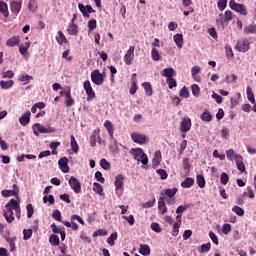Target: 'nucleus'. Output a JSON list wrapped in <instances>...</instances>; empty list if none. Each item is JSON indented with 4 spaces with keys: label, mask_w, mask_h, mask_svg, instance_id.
Instances as JSON below:
<instances>
[{
    "label": "nucleus",
    "mask_w": 256,
    "mask_h": 256,
    "mask_svg": "<svg viewBox=\"0 0 256 256\" xmlns=\"http://www.w3.org/2000/svg\"><path fill=\"white\" fill-rule=\"evenodd\" d=\"M33 237V230L32 229H24L23 230V239L24 241H29Z\"/></svg>",
    "instance_id": "de8ad7c7"
},
{
    "label": "nucleus",
    "mask_w": 256,
    "mask_h": 256,
    "mask_svg": "<svg viewBox=\"0 0 256 256\" xmlns=\"http://www.w3.org/2000/svg\"><path fill=\"white\" fill-rule=\"evenodd\" d=\"M13 85H15V82L13 80H9V81L1 80L0 81L1 89H11V87H13Z\"/></svg>",
    "instance_id": "4c0bfd02"
},
{
    "label": "nucleus",
    "mask_w": 256,
    "mask_h": 256,
    "mask_svg": "<svg viewBox=\"0 0 256 256\" xmlns=\"http://www.w3.org/2000/svg\"><path fill=\"white\" fill-rule=\"evenodd\" d=\"M17 241V237H12L10 239H8V243L10 245V251H15L16 246H15V242Z\"/></svg>",
    "instance_id": "e2e57ef3"
},
{
    "label": "nucleus",
    "mask_w": 256,
    "mask_h": 256,
    "mask_svg": "<svg viewBox=\"0 0 256 256\" xmlns=\"http://www.w3.org/2000/svg\"><path fill=\"white\" fill-rule=\"evenodd\" d=\"M78 9L82 13L83 17L89 18L90 15L89 13H95V10L91 5H83V4H78Z\"/></svg>",
    "instance_id": "f8f14e48"
},
{
    "label": "nucleus",
    "mask_w": 256,
    "mask_h": 256,
    "mask_svg": "<svg viewBox=\"0 0 256 256\" xmlns=\"http://www.w3.org/2000/svg\"><path fill=\"white\" fill-rule=\"evenodd\" d=\"M75 105V100L71 97V90L65 92V106L66 107H73Z\"/></svg>",
    "instance_id": "4be33fe9"
},
{
    "label": "nucleus",
    "mask_w": 256,
    "mask_h": 256,
    "mask_svg": "<svg viewBox=\"0 0 256 256\" xmlns=\"http://www.w3.org/2000/svg\"><path fill=\"white\" fill-rule=\"evenodd\" d=\"M173 39L177 47L179 49H183V34H175Z\"/></svg>",
    "instance_id": "473e14b6"
},
{
    "label": "nucleus",
    "mask_w": 256,
    "mask_h": 256,
    "mask_svg": "<svg viewBox=\"0 0 256 256\" xmlns=\"http://www.w3.org/2000/svg\"><path fill=\"white\" fill-rule=\"evenodd\" d=\"M162 159L163 157L161 156V151H156L152 160L153 166L159 167V165H161Z\"/></svg>",
    "instance_id": "bb28decb"
},
{
    "label": "nucleus",
    "mask_w": 256,
    "mask_h": 256,
    "mask_svg": "<svg viewBox=\"0 0 256 256\" xmlns=\"http://www.w3.org/2000/svg\"><path fill=\"white\" fill-rule=\"evenodd\" d=\"M151 58H152L153 61H160L161 60V54H159V50H157V48H152Z\"/></svg>",
    "instance_id": "79ce46f5"
},
{
    "label": "nucleus",
    "mask_w": 256,
    "mask_h": 256,
    "mask_svg": "<svg viewBox=\"0 0 256 256\" xmlns=\"http://www.w3.org/2000/svg\"><path fill=\"white\" fill-rule=\"evenodd\" d=\"M193 185H195V179H193L191 177H188L184 181L181 182V187H183V189H191V187H193Z\"/></svg>",
    "instance_id": "b1692460"
},
{
    "label": "nucleus",
    "mask_w": 256,
    "mask_h": 256,
    "mask_svg": "<svg viewBox=\"0 0 256 256\" xmlns=\"http://www.w3.org/2000/svg\"><path fill=\"white\" fill-rule=\"evenodd\" d=\"M220 183L222 185H227V183H229V175H227V173L223 172L220 175Z\"/></svg>",
    "instance_id": "6e6d98bb"
},
{
    "label": "nucleus",
    "mask_w": 256,
    "mask_h": 256,
    "mask_svg": "<svg viewBox=\"0 0 256 256\" xmlns=\"http://www.w3.org/2000/svg\"><path fill=\"white\" fill-rule=\"evenodd\" d=\"M115 241H117V232H113L110 237L107 239L108 245L113 247L115 245Z\"/></svg>",
    "instance_id": "3c124183"
},
{
    "label": "nucleus",
    "mask_w": 256,
    "mask_h": 256,
    "mask_svg": "<svg viewBox=\"0 0 256 256\" xmlns=\"http://www.w3.org/2000/svg\"><path fill=\"white\" fill-rule=\"evenodd\" d=\"M217 5L219 11H225V8L227 7V0H218Z\"/></svg>",
    "instance_id": "052dcab7"
},
{
    "label": "nucleus",
    "mask_w": 256,
    "mask_h": 256,
    "mask_svg": "<svg viewBox=\"0 0 256 256\" xmlns=\"http://www.w3.org/2000/svg\"><path fill=\"white\" fill-rule=\"evenodd\" d=\"M27 209V217L28 219H31V217H33V213H35V209L33 208V204H28L26 206Z\"/></svg>",
    "instance_id": "4d7b16f0"
},
{
    "label": "nucleus",
    "mask_w": 256,
    "mask_h": 256,
    "mask_svg": "<svg viewBox=\"0 0 256 256\" xmlns=\"http://www.w3.org/2000/svg\"><path fill=\"white\" fill-rule=\"evenodd\" d=\"M168 87L169 89H173L177 87V80H175L173 77L167 79Z\"/></svg>",
    "instance_id": "0e129e2a"
},
{
    "label": "nucleus",
    "mask_w": 256,
    "mask_h": 256,
    "mask_svg": "<svg viewBox=\"0 0 256 256\" xmlns=\"http://www.w3.org/2000/svg\"><path fill=\"white\" fill-rule=\"evenodd\" d=\"M5 207H10L14 211L21 208V206L19 205V202H17V200L15 199L9 200V202L5 205Z\"/></svg>",
    "instance_id": "a19ab883"
},
{
    "label": "nucleus",
    "mask_w": 256,
    "mask_h": 256,
    "mask_svg": "<svg viewBox=\"0 0 256 256\" xmlns=\"http://www.w3.org/2000/svg\"><path fill=\"white\" fill-rule=\"evenodd\" d=\"M0 13H2L4 17H9V7L7 3L0 2Z\"/></svg>",
    "instance_id": "e433bc0d"
},
{
    "label": "nucleus",
    "mask_w": 256,
    "mask_h": 256,
    "mask_svg": "<svg viewBox=\"0 0 256 256\" xmlns=\"http://www.w3.org/2000/svg\"><path fill=\"white\" fill-rule=\"evenodd\" d=\"M131 139L134 143L138 145H145L149 141V138L145 134H141L139 132H133L131 134Z\"/></svg>",
    "instance_id": "20e7f679"
},
{
    "label": "nucleus",
    "mask_w": 256,
    "mask_h": 256,
    "mask_svg": "<svg viewBox=\"0 0 256 256\" xmlns=\"http://www.w3.org/2000/svg\"><path fill=\"white\" fill-rule=\"evenodd\" d=\"M251 43L247 39H241L236 43V49L237 51H240V53H247L249 51Z\"/></svg>",
    "instance_id": "6e6552de"
},
{
    "label": "nucleus",
    "mask_w": 256,
    "mask_h": 256,
    "mask_svg": "<svg viewBox=\"0 0 256 256\" xmlns=\"http://www.w3.org/2000/svg\"><path fill=\"white\" fill-rule=\"evenodd\" d=\"M177 191H178L177 188L166 189L164 190V192H161L160 195L162 197H165L166 195V197L173 198L174 195H177Z\"/></svg>",
    "instance_id": "c85d7f7f"
},
{
    "label": "nucleus",
    "mask_w": 256,
    "mask_h": 256,
    "mask_svg": "<svg viewBox=\"0 0 256 256\" xmlns=\"http://www.w3.org/2000/svg\"><path fill=\"white\" fill-rule=\"evenodd\" d=\"M84 90L86 91L87 101H93L96 95L95 90H93V87L91 86V82L89 80H86L84 82Z\"/></svg>",
    "instance_id": "0eeeda50"
},
{
    "label": "nucleus",
    "mask_w": 256,
    "mask_h": 256,
    "mask_svg": "<svg viewBox=\"0 0 256 256\" xmlns=\"http://www.w3.org/2000/svg\"><path fill=\"white\" fill-rule=\"evenodd\" d=\"M142 87L144 88L145 93L148 97H151V95H153V87L151 86V83L145 82L142 84Z\"/></svg>",
    "instance_id": "f704fd0d"
},
{
    "label": "nucleus",
    "mask_w": 256,
    "mask_h": 256,
    "mask_svg": "<svg viewBox=\"0 0 256 256\" xmlns=\"http://www.w3.org/2000/svg\"><path fill=\"white\" fill-rule=\"evenodd\" d=\"M226 157H227L228 161H233V159H235V161H237V157H241V155L235 153V150L229 149L226 151Z\"/></svg>",
    "instance_id": "c756f323"
},
{
    "label": "nucleus",
    "mask_w": 256,
    "mask_h": 256,
    "mask_svg": "<svg viewBox=\"0 0 256 256\" xmlns=\"http://www.w3.org/2000/svg\"><path fill=\"white\" fill-rule=\"evenodd\" d=\"M191 91L194 97H199L201 95V88H199V85L197 84L191 85Z\"/></svg>",
    "instance_id": "37998d69"
},
{
    "label": "nucleus",
    "mask_w": 256,
    "mask_h": 256,
    "mask_svg": "<svg viewBox=\"0 0 256 256\" xmlns=\"http://www.w3.org/2000/svg\"><path fill=\"white\" fill-rule=\"evenodd\" d=\"M236 165L240 173H245V163H243V156H237Z\"/></svg>",
    "instance_id": "cd10ccee"
},
{
    "label": "nucleus",
    "mask_w": 256,
    "mask_h": 256,
    "mask_svg": "<svg viewBox=\"0 0 256 256\" xmlns=\"http://www.w3.org/2000/svg\"><path fill=\"white\" fill-rule=\"evenodd\" d=\"M93 191L98 195H103V187L101 184L94 182L93 184Z\"/></svg>",
    "instance_id": "09e8293b"
},
{
    "label": "nucleus",
    "mask_w": 256,
    "mask_h": 256,
    "mask_svg": "<svg viewBox=\"0 0 256 256\" xmlns=\"http://www.w3.org/2000/svg\"><path fill=\"white\" fill-rule=\"evenodd\" d=\"M125 181V176H123V174H118L116 177H115V181H114V185H115V188L119 191V189H122L123 188V183Z\"/></svg>",
    "instance_id": "412c9836"
},
{
    "label": "nucleus",
    "mask_w": 256,
    "mask_h": 256,
    "mask_svg": "<svg viewBox=\"0 0 256 256\" xmlns=\"http://www.w3.org/2000/svg\"><path fill=\"white\" fill-rule=\"evenodd\" d=\"M244 33H245V35L255 34L256 33V25L250 24V25L244 27Z\"/></svg>",
    "instance_id": "ea45409f"
},
{
    "label": "nucleus",
    "mask_w": 256,
    "mask_h": 256,
    "mask_svg": "<svg viewBox=\"0 0 256 256\" xmlns=\"http://www.w3.org/2000/svg\"><path fill=\"white\" fill-rule=\"evenodd\" d=\"M133 59H135V46H130L124 56V63L126 65H133Z\"/></svg>",
    "instance_id": "1a4fd4ad"
},
{
    "label": "nucleus",
    "mask_w": 256,
    "mask_h": 256,
    "mask_svg": "<svg viewBox=\"0 0 256 256\" xmlns=\"http://www.w3.org/2000/svg\"><path fill=\"white\" fill-rule=\"evenodd\" d=\"M56 41L59 45H63V43H69V40H67V37H65V34L63 32L58 31V36H56Z\"/></svg>",
    "instance_id": "72a5a7b5"
},
{
    "label": "nucleus",
    "mask_w": 256,
    "mask_h": 256,
    "mask_svg": "<svg viewBox=\"0 0 256 256\" xmlns=\"http://www.w3.org/2000/svg\"><path fill=\"white\" fill-rule=\"evenodd\" d=\"M1 195L2 197H17V195H19V186H17V184H13L12 190H3Z\"/></svg>",
    "instance_id": "ddd939ff"
},
{
    "label": "nucleus",
    "mask_w": 256,
    "mask_h": 256,
    "mask_svg": "<svg viewBox=\"0 0 256 256\" xmlns=\"http://www.w3.org/2000/svg\"><path fill=\"white\" fill-rule=\"evenodd\" d=\"M229 7L233 11H236V13H240V15H247V7H245V4H239L235 0H230Z\"/></svg>",
    "instance_id": "f03ea898"
},
{
    "label": "nucleus",
    "mask_w": 256,
    "mask_h": 256,
    "mask_svg": "<svg viewBox=\"0 0 256 256\" xmlns=\"http://www.w3.org/2000/svg\"><path fill=\"white\" fill-rule=\"evenodd\" d=\"M20 41L19 36H13L6 41V47H15L19 45Z\"/></svg>",
    "instance_id": "5701e85b"
},
{
    "label": "nucleus",
    "mask_w": 256,
    "mask_h": 256,
    "mask_svg": "<svg viewBox=\"0 0 256 256\" xmlns=\"http://www.w3.org/2000/svg\"><path fill=\"white\" fill-rule=\"evenodd\" d=\"M91 81L94 85H101L105 81V76L99 70L91 72Z\"/></svg>",
    "instance_id": "39448f33"
},
{
    "label": "nucleus",
    "mask_w": 256,
    "mask_h": 256,
    "mask_svg": "<svg viewBox=\"0 0 256 256\" xmlns=\"http://www.w3.org/2000/svg\"><path fill=\"white\" fill-rule=\"evenodd\" d=\"M246 95L248 101H250L252 104H255V94H253V90L249 86L246 88Z\"/></svg>",
    "instance_id": "58836bf2"
},
{
    "label": "nucleus",
    "mask_w": 256,
    "mask_h": 256,
    "mask_svg": "<svg viewBox=\"0 0 256 256\" xmlns=\"http://www.w3.org/2000/svg\"><path fill=\"white\" fill-rule=\"evenodd\" d=\"M131 155L135 159V161H138L142 163V165H147L149 163V158L147 157V154L143 151L141 148H132L130 150Z\"/></svg>",
    "instance_id": "f257e3e1"
},
{
    "label": "nucleus",
    "mask_w": 256,
    "mask_h": 256,
    "mask_svg": "<svg viewBox=\"0 0 256 256\" xmlns=\"http://www.w3.org/2000/svg\"><path fill=\"white\" fill-rule=\"evenodd\" d=\"M198 251H199V253H209V251H211L210 242H208L206 244H202Z\"/></svg>",
    "instance_id": "49530a36"
},
{
    "label": "nucleus",
    "mask_w": 256,
    "mask_h": 256,
    "mask_svg": "<svg viewBox=\"0 0 256 256\" xmlns=\"http://www.w3.org/2000/svg\"><path fill=\"white\" fill-rule=\"evenodd\" d=\"M233 213H236L238 217H243L245 215V210L239 206H234L232 208Z\"/></svg>",
    "instance_id": "603ef678"
},
{
    "label": "nucleus",
    "mask_w": 256,
    "mask_h": 256,
    "mask_svg": "<svg viewBox=\"0 0 256 256\" xmlns=\"http://www.w3.org/2000/svg\"><path fill=\"white\" fill-rule=\"evenodd\" d=\"M158 175H160V179L165 180L167 177H169V174H167V171L165 169H158L157 170Z\"/></svg>",
    "instance_id": "69168bd1"
},
{
    "label": "nucleus",
    "mask_w": 256,
    "mask_h": 256,
    "mask_svg": "<svg viewBox=\"0 0 256 256\" xmlns=\"http://www.w3.org/2000/svg\"><path fill=\"white\" fill-rule=\"evenodd\" d=\"M180 97H183L184 99H189V89L187 86H184L180 92H179Z\"/></svg>",
    "instance_id": "5fc2aeb1"
},
{
    "label": "nucleus",
    "mask_w": 256,
    "mask_h": 256,
    "mask_svg": "<svg viewBox=\"0 0 256 256\" xmlns=\"http://www.w3.org/2000/svg\"><path fill=\"white\" fill-rule=\"evenodd\" d=\"M181 227L180 223L175 222L173 224V231H172V235L173 237H177L179 235V228Z\"/></svg>",
    "instance_id": "bf43d9fd"
},
{
    "label": "nucleus",
    "mask_w": 256,
    "mask_h": 256,
    "mask_svg": "<svg viewBox=\"0 0 256 256\" xmlns=\"http://www.w3.org/2000/svg\"><path fill=\"white\" fill-rule=\"evenodd\" d=\"M104 127L110 135V138L113 139V134L115 133V127H113V123L109 120H106L104 123Z\"/></svg>",
    "instance_id": "393cba45"
},
{
    "label": "nucleus",
    "mask_w": 256,
    "mask_h": 256,
    "mask_svg": "<svg viewBox=\"0 0 256 256\" xmlns=\"http://www.w3.org/2000/svg\"><path fill=\"white\" fill-rule=\"evenodd\" d=\"M196 183L200 189H204L205 187V177L203 175H197L196 176Z\"/></svg>",
    "instance_id": "a18cd8bd"
},
{
    "label": "nucleus",
    "mask_w": 256,
    "mask_h": 256,
    "mask_svg": "<svg viewBox=\"0 0 256 256\" xmlns=\"http://www.w3.org/2000/svg\"><path fill=\"white\" fill-rule=\"evenodd\" d=\"M38 9L37 2L35 0H30L28 3V11L35 13V10Z\"/></svg>",
    "instance_id": "864d4df0"
},
{
    "label": "nucleus",
    "mask_w": 256,
    "mask_h": 256,
    "mask_svg": "<svg viewBox=\"0 0 256 256\" xmlns=\"http://www.w3.org/2000/svg\"><path fill=\"white\" fill-rule=\"evenodd\" d=\"M88 29H89V31H95V29H97V20L91 19L88 22Z\"/></svg>",
    "instance_id": "13d9d810"
},
{
    "label": "nucleus",
    "mask_w": 256,
    "mask_h": 256,
    "mask_svg": "<svg viewBox=\"0 0 256 256\" xmlns=\"http://www.w3.org/2000/svg\"><path fill=\"white\" fill-rule=\"evenodd\" d=\"M68 183L71 187V189L74 191V193L79 194L81 193V182L75 176H71L68 180Z\"/></svg>",
    "instance_id": "9d476101"
},
{
    "label": "nucleus",
    "mask_w": 256,
    "mask_h": 256,
    "mask_svg": "<svg viewBox=\"0 0 256 256\" xmlns=\"http://www.w3.org/2000/svg\"><path fill=\"white\" fill-rule=\"evenodd\" d=\"M69 159L67 157H63L58 161L59 169L62 173H69Z\"/></svg>",
    "instance_id": "dca6fc26"
},
{
    "label": "nucleus",
    "mask_w": 256,
    "mask_h": 256,
    "mask_svg": "<svg viewBox=\"0 0 256 256\" xmlns=\"http://www.w3.org/2000/svg\"><path fill=\"white\" fill-rule=\"evenodd\" d=\"M69 35H77L79 33V26L75 23H70L67 29Z\"/></svg>",
    "instance_id": "2f4dec72"
},
{
    "label": "nucleus",
    "mask_w": 256,
    "mask_h": 256,
    "mask_svg": "<svg viewBox=\"0 0 256 256\" xmlns=\"http://www.w3.org/2000/svg\"><path fill=\"white\" fill-rule=\"evenodd\" d=\"M19 123H20V125H22V127H27V125H29V123H31V112L27 111L25 114H23L19 118Z\"/></svg>",
    "instance_id": "f3484780"
},
{
    "label": "nucleus",
    "mask_w": 256,
    "mask_h": 256,
    "mask_svg": "<svg viewBox=\"0 0 256 256\" xmlns=\"http://www.w3.org/2000/svg\"><path fill=\"white\" fill-rule=\"evenodd\" d=\"M151 229L154 231V233H161V225H159V223L153 222L151 224Z\"/></svg>",
    "instance_id": "774afa93"
},
{
    "label": "nucleus",
    "mask_w": 256,
    "mask_h": 256,
    "mask_svg": "<svg viewBox=\"0 0 256 256\" xmlns=\"http://www.w3.org/2000/svg\"><path fill=\"white\" fill-rule=\"evenodd\" d=\"M232 20H233V12L231 10H226L224 13V17H223V14H220L216 22L219 25H225V23H229V21H232Z\"/></svg>",
    "instance_id": "423d86ee"
},
{
    "label": "nucleus",
    "mask_w": 256,
    "mask_h": 256,
    "mask_svg": "<svg viewBox=\"0 0 256 256\" xmlns=\"http://www.w3.org/2000/svg\"><path fill=\"white\" fill-rule=\"evenodd\" d=\"M23 4L22 0H14L10 4V9L14 15H19L21 12V5Z\"/></svg>",
    "instance_id": "4468645a"
},
{
    "label": "nucleus",
    "mask_w": 256,
    "mask_h": 256,
    "mask_svg": "<svg viewBox=\"0 0 256 256\" xmlns=\"http://www.w3.org/2000/svg\"><path fill=\"white\" fill-rule=\"evenodd\" d=\"M19 81H21L22 83H29V81H33V76H30V75H22L19 79Z\"/></svg>",
    "instance_id": "680f3d73"
},
{
    "label": "nucleus",
    "mask_w": 256,
    "mask_h": 256,
    "mask_svg": "<svg viewBox=\"0 0 256 256\" xmlns=\"http://www.w3.org/2000/svg\"><path fill=\"white\" fill-rule=\"evenodd\" d=\"M29 47H31L30 42H26L24 45L19 47V52L25 59H29Z\"/></svg>",
    "instance_id": "6ab92c4d"
},
{
    "label": "nucleus",
    "mask_w": 256,
    "mask_h": 256,
    "mask_svg": "<svg viewBox=\"0 0 256 256\" xmlns=\"http://www.w3.org/2000/svg\"><path fill=\"white\" fill-rule=\"evenodd\" d=\"M6 210L3 211V217L6 219L7 223H12L15 221V216L13 213V208L5 207Z\"/></svg>",
    "instance_id": "2eb2a0df"
},
{
    "label": "nucleus",
    "mask_w": 256,
    "mask_h": 256,
    "mask_svg": "<svg viewBox=\"0 0 256 256\" xmlns=\"http://www.w3.org/2000/svg\"><path fill=\"white\" fill-rule=\"evenodd\" d=\"M100 167H102V169H104L105 171H109L111 169V163H109V161H107L106 159H101Z\"/></svg>",
    "instance_id": "8fccbe9b"
},
{
    "label": "nucleus",
    "mask_w": 256,
    "mask_h": 256,
    "mask_svg": "<svg viewBox=\"0 0 256 256\" xmlns=\"http://www.w3.org/2000/svg\"><path fill=\"white\" fill-rule=\"evenodd\" d=\"M70 139H71L70 145L73 153H79V144H77V140H75V136L71 135Z\"/></svg>",
    "instance_id": "c9c22d12"
},
{
    "label": "nucleus",
    "mask_w": 256,
    "mask_h": 256,
    "mask_svg": "<svg viewBox=\"0 0 256 256\" xmlns=\"http://www.w3.org/2000/svg\"><path fill=\"white\" fill-rule=\"evenodd\" d=\"M180 131L181 133H187L191 131V118L184 117L180 123Z\"/></svg>",
    "instance_id": "9b49d317"
},
{
    "label": "nucleus",
    "mask_w": 256,
    "mask_h": 256,
    "mask_svg": "<svg viewBox=\"0 0 256 256\" xmlns=\"http://www.w3.org/2000/svg\"><path fill=\"white\" fill-rule=\"evenodd\" d=\"M140 255L149 256L151 255V247L147 244H141L139 249Z\"/></svg>",
    "instance_id": "a878e982"
},
{
    "label": "nucleus",
    "mask_w": 256,
    "mask_h": 256,
    "mask_svg": "<svg viewBox=\"0 0 256 256\" xmlns=\"http://www.w3.org/2000/svg\"><path fill=\"white\" fill-rule=\"evenodd\" d=\"M222 233L223 235H229L231 233V224H224L222 226Z\"/></svg>",
    "instance_id": "338daca9"
},
{
    "label": "nucleus",
    "mask_w": 256,
    "mask_h": 256,
    "mask_svg": "<svg viewBox=\"0 0 256 256\" xmlns=\"http://www.w3.org/2000/svg\"><path fill=\"white\" fill-rule=\"evenodd\" d=\"M49 243L53 246V247H57L59 246L60 240H59V236L57 235H52L49 237Z\"/></svg>",
    "instance_id": "c03bdc74"
},
{
    "label": "nucleus",
    "mask_w": 256,
    "mask_h": 256,
    "mask_svg": "<svg viewBox=\"0 0 256 256\" xmlns=\"http://www.w3.org/2000/svg\"><path fill=\"white\" fill-rule=\"evenodd\" d=\"M200 119L204 123H211L213 121V115L211 114V112H209V110L205 109L200 115Z\"/></svg>",
    "instance_id": "aec40b11"
},
{
    "label": "nucleus",
    "mask_w": 256,
    "mask_h": 256,
    "mask_svg": "<svg viewBox=\"0 0 256 256\" xmlns=\"http://www.w3.org/2000/svg\"><path fill=\"white\" fill-rule=\"evenodd\" d=\"M175 73H176L175 69H173V68H165L162 71L161 75H162V77H167V79H171V78H173Z\"/></svg>",
    "instance_id": "7c9ffc66"
},
{
    "label": "nucleus",
    "mask_w": 256,
    "mask_h": 256,
    "mask_svg": "<svg viewBox=\"0 0 256 256\" xmlns=\"http://www.w3.org/2000/svg\"><path fill=\"white\" fill-rule=\"evenodd\" d=\"M158 211L160 215L167 213V205L165 204V197H160L158 200Z\"/></svg>",
    "instance_id": "a211bd4d"
},
{
    "label": "nucleus",
    "mask_w": 256,
    "mask_h": 256,
    "mask_svg": "<svg viewBox=\"0 0 256 256\" xmlns=\"http://www.w3.org/2000/svg\"><path fill=\"white\" fill-rule=\"evenodd\" d=\"M32 129L36 137H39V133H55V128L53 127L45 128L40 123L34 124L32 126Z\"/></svg>",
    "instance_id": "7ed1b4c3"
}]
</instances>
